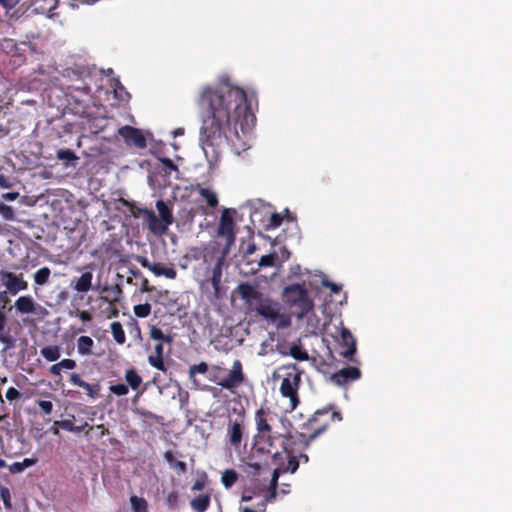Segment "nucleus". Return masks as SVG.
I'll return each instance as SVG.
<instances>
[{"label":"nucleus","instance_id":"1","mask_svg":"<svg viewBox=\"0 0 512 512\" xmlns=\"http://www.w3.org/2000/svg\"><path fill=\"white\" fill-rule=\"evenodd\" d=\"M197 103L202 111L201 146L210 167L216 166L231 124L239 125L242 131L255 125L252 97L242 88L222 82L202 87Z\"/></svg>","mask_w":512,"mask_h":512},{"label":"nucleus","instance_id":"2","mask_svg":"<svg viewBox=\"0 0 512 512\" xmlns=\"http://www.w3.org/2000/svg\"><path fill=\"white\" fill-rule=\"evenodd\" d=\"M236 292L243 300L247 311L277 329L291 326L292 314L277 300L264 295L256 285L240 283Z\"/></svg>","mask_w":512,"mask_h":512},{"label":"nucleus","instance_id":"3","mask_svg":"<svg viewBox=\"0 0 512 512\" xmlns=\"http://www.w3.org/2000/svg\"><path fill=\"white\" fill-rule=\"evenodd\" d=\"M336 421H342V415L339 411H334L332 405L315 411L302 425L303 431L299 433L300 442L307 448L312 441L327 430L331 423Z\"/></svg>","mask_w":512,"mask_h":512},{"label":"nucleus","instance_id":"4","mask_svg":"<svg viewBox=\"0 0 512 512\" xmlns=\"http://www.w3.org/2000/svg\"><path fill=\"white\" fill-rule=\"evenodd\" d=\"M256 434L254 436L256 445L260 446L261 450L272 453L273 439L272 425L273 414L268 407H260L256 410L255 416Z\"/></svg>","mask_w":512,"mask_h":512},{"label":"nucleus","instance_id":"5","mask_svg":"<svg viewBox=\"0 0 512 512\" xmlns=\"http://www.w3.org/2000/svg\"><path fill=\"white\" fill-rule=\"evenodd\" d=\"M284 301L291 307L297 308L298 318H303L313 309V301L309 297L308 290L301 284H291L283 289L282 293Z\"/></svg>","mask_w":512,"mask_h":512},{"label":"nucleus","instance_id":"6","mask_svg":"<svg viewBox=\"0 0 512 512\" xmlns=\"http://www.w3.org/2000/svg\"><path fill=\"white\" fill-rule=\"evenodd\" d=\"M87 71L84 66L77 67H69L62 71V80L60 83V87L67 94H72L73 92H80L82 94H89L90 87L85 82L84 76Z\"/></svg>","mask_w":512,"mask_h":512},{"label":"nucleus","instance_id":"7","mask_svg":"<svg viewBox=\"0 0 512 512\" xmlns=\"http://www.w3.org/2000/svg\"><path fill=\"white\" fill-rule=\"evenodd\" d=\"M293 358L298 361H310L311 365L315 367V369L322 373L327 380L332 376V374L336 371L337 367L343 360L342 357L339 356L337 358L335 354H289Z\"/></svg>","mask_w":512,"mask_h":512},{"label":"nucleus","instance_id":"8","mask_svg":"<svg viewBox=\"0 0 512 512\" xmlns=\"http://www.w3.org/2000/svg\"><path fill=\"white\" fill-rule=\"evenodd\" d=\"M211 372L213 377L217 379V384L228 390L237 388L245 379L240 360H234L232 369L229 372H227L226 368L219 365L212 366Z\"/></svg>","mask_w":512,"mask_h":512},{"label":"nucleus","instance_id":"9","mask_svg":"<svg viewBox=\"0 0 512 512\" xmlns=\"http://www.w3.org/2000/svg\"><path fill=\"white\" fill-rule=\"evenodd\" d=\"M343 358L339 367H337L336 371L329 378V382L338 386L345 387L348 384L357 381L361 378V370L357 366L349 365V362L354 361L353 356L355 354H338Z\"/></svg>","mask_w":512,"mask_h":512},{"label":"nucleus","instance_id":"10","mask_svg":"<svg viewBox=\"0 0 512 512\" xmlns=\"http://www.w3.org/2000/svg\"><path fill=\"white\" fill-rule=\"evenodd\" d=\"M235 210L225 208L222 211L219 225L217 228V236L225 239V245L222 251L230 252L231 247L236 241L235 223L233 220V214Z\"/></svg>","mask_w":512,"mask_h":512},{"label":"nucleus","instance_id":"11","mask_svg":"<svg viewBox=\"0 0 512 512\" xmlns=\"http://www.w3.org/2000/svg\"><path fill=\"white\" fill-rule=\"evenodd\" d=\"M301 383L300 373L289 372L282 379L280 393L289 399V411L294 410L299 404L298 390Z\"/></svg>","mask_w":512,"mask_h":512},{"label":"nucleus","instance_id":"12","mask_svg":"<svg viewBox=\"0 0 512 512\" xmlns=\"http://www.w3.org/2000/svg\"><path fill=\"white\" fill-rule=\"evenodd\" d=\"M0 279L11 295H16L20 291L27 290L28 282L24 279L23 274H15L9 271L1 270Z\"/></svg>","mask_w":512,"mask_h":512},{"label":"nucleus","instance_id":"13","mask_svg":"<svg viewBox=\"0 0 512 512\" xmlns=\"http://www.w3.org/2000/svg\"><path fill=\"white\" fill-rule=\"evenodd\" d=\"M119 134L129 145H134L138 148H145L147 145L146 138L141 130L132 126H123L119 129Z\"/></svg>","mask_w":512,"mask_h":512},{"label":"nucleus","instance_id":"14","mask_svg":"<svg viewBox=\"0 0 512 512\" xmlns=\"http://www.w3.org/2000/svg\"><path fill=\"white\" fill-rule=\"evenodd\" d=\"M149 337L155 342L154 352H163L164 345L170 347L173 341V337L170 333H165L156 326L150 327Z\"/></svg>","mask_w":512,"mask_h":512},{"label":"nucleus","instance_id":"15","mask_svg":"<svg viewBox=\"0 0 512 512\" xmlns=\"http://www.w3.org/2000/svg\"><path fill=\"white\" fill-rule=\"evenodd\" d=\"M283 437V450L287 457V462H283L278 469L281 470L282 473H295L299 467V459H297L296 455L293 454V451L289 449L288 443L290 441V437L282 436Z\"/></svg>","mask_w":512,"mask_h":512},{"label":"nucleus","instance_id":"16","mask_svg":"<svg viewBox=\"0 0 512 512\" xmlns=\"http://www.w3.org/2000/svg\"><path fill=\"white\" fill-rule=\"evenodd\" d=\"M244 433L243 421H230L227 436L229 438V443L231 446L238 448L241 445L242 438Z\"/></svg>","mask_w":512,"mask_h":512},{"label":"nucleus","instance_id":"17","mask_svg":"<svg viewBox=\"0 0 512 512\" xmlns=\"http://www.w3.org/2000/svg\"><path fill=\"white\" fill-rule=\"evenodd\" d=\"M230 252H225L221 250L220 256L217 258L215 265L212 268L211 274V284L217 293L220 289L221 279H222V269L225 264L226 258Z\"/></svg>","mask_w":512,"mask_h":512},{"label":"nucleus","instance_id":"18","mask_svg":"<svg viewBox=\"0 0 512 512\" xmlns=\"http://www.w3.org/2000/svg\"><path fill=\"white\" fill-rule=\"evenodd\" d=\"M15 308L22 314L35 313L37 308H41L31 296H21L15 301Z\"/></svg>","mask_w":512,"mask_h":512},{"label":"nucleus","instance_id":"19","mask_svg":"<svg viewBox=\"0 0 512 512\" xmlns=\"http://www.w3.org/2000/svg\"><path fill=\"white\" fill-rule=\"evenodd\" d=\"M336 340L345 349L344 352H357L356 340L347 328L342 327L340 329L339 336L336 337Z\"/></svg>","mask_w":512,"mask_h":512},{"label":"nucleus","instance_id":"20","mask_svg":"<svg viewBox=\"0 0 512 512\" xmlns=\"http://www.w3.org/2000/svg\"><path fill=\"white\" fill-rule=\"evenodd\" d=\"M146 220L148 223L149 230L152 231L154 234L162 235L166 233L168 227L170 226L169 224H164V221H162V219L157 218V216L152 210L148 213Z\"/></svg>","mask_w":512,"mask_h":512},{"label":"nucleus","instance_id":"21","mask_svg":"<svg viewBox=\"0 0 512 512\" xmlns=\"http://www.w3.org/2000/svg\"><path fill=\"white\" fill-rule=\"evenodd\" d=\"M211 502V496L209 493L198 495L193 498L190 502L191 508L196 512H205Z\"/></svg>","mask_w":512,"mask_h":512},{"label":"nucleus","instance_id":"22","mask_svg":"<svg viewBox=\"0 0 512 512\" xmlns=\"http://www.w3.org/2000/svg\"><path fill=\"white\" fill-rule=\"evenodd\" d=\"M92 279L93 274L92 272H84L76 281L74 285V290H76L79 293H85L88 292L92 288Z\"/></svg>","mask_w":512,"mask_h":512},{"label":"nucleus","instance_id":"23","mask_svg":"<svg viewBox=\"0 0 512 512\" xmlns=\"http://www.w3.org/2000/svg\"><path fill=\"white\" fill-rule=\"evenodd\" d=\"M165 461L170 465V468L175 470L178 474H184L187 471L185 462L177 460L172 451H166L163 455Z\"/></svg>","mask_w":512,"mask_h":512},{"label":"nucleus","instance_id":"24","mask_svg":"<svg viewBox=\"0 0 512 512\" xmlns=\"http://www.w3.org/2000/svg\"><path fill=\"white\" fill-rule=\"evenodd\" d=\"M156 208L159 212L160 219L164 221V224L171 225L174 221L172 209L163 200H158L156 202Z\"/></svg>","mask_w":512,"mask_h":512},{"label":"nucleus","instance_id":"25","mask_svg":"<svg viewBox=\"0 0 512 512\" xmlns=\"http://www.w3.org/2000/svg\"><path fill=\"white\" fill-rule=\"evenodd\" d=\"M151 272L156 276H165L168 279H175L177 276V272L174 268L165 267L159 263H153Z\"/></svg>","mask_w":512,"mask_h":512},{"label":"nucleus","instance_id":"26","mask_svg":"<svg viewBox=\"0 0 512 512\" xmlns=\"http://www.w3.org/2000/svg\"><path fill=\"white\" fill-rule=\"evenodd\" d=\"M197 192L200 194L202 198H204L207 202V205L210 208H216L218 205V197L215 192L210 189L203 188L200 185L197 187Z\"/></svg>","mask_w":512,"mask_h":512},{"label":"nucleus","instance_id":"27","mask_svg":"<svg viewBox=\"0 0 512 512\" xmlns=\"http://www.w3.org/2000/svg\"><path fill=\"white\" fill-rule=\"evenodd\" d=\"M125 380L128 384L127 386L131 387L133 390H137L142 384V378L134 368L126 370Z\"/></svg>","mask_w":512,"mask_h":512},{"label":"nucleus","instance_id":"28","mask_svg":"<svg viewBox=\"0 0 512 512\" xmlns=\"http://www.w3.org/2000/svg\"><path fill=\"white\" fill-rule=\"evenodd\" d=\"M76 366V363L74 360H71V359H63L61 360L60 362L56 363V364H53L51 367H50V372L51 374L55 375V376H60L61 374V371L63 369H66V370H70V369H73L75 368Z\"/></svg>","mask_w":512,"mask_h":512},{"label":"nucleus","instance_id":"29","mask_svg":"<svg viewBox=\"0 0 512 512\" xmlns=\"http://www.w3.org/2000/svg\"><path fill=\"white\" fill-rule=\"evenodd\" d=\"M238 480V473L234 469H226L221 476V483L226 489L231 488Z\"/></svg>","mask_w":512,"mask_h":512},{"label":"nucleus","instance_id":"30","mask_svg":"<svg viewBox=\"0 0 512 512\" xmlns=\"http://www.w3.org/2000/svg\"><path fill=\"white\" fill-rule=\"evenodd\" d=\"M130 504L133 512H148V503L143 497L131 496Z\"/></svg>","mask_w":512,"mask_h":512},{"label":"nucleus","instance_id":"31","mask_svg":"<svg viewBox=\"0 0 512 512\" xmlns=\"http://www.w3.org/2000/svg\"><path fill=\"white\" fill-rule=\"evenodd\" d=\"M36 459L33 458H25L21 462H14L10 465L9 470L11 473H21L26 468L33 466L36 463Z\"/></svg>","mask_w":512,"mask_h":512},{"label":"nucleus","instance_id":"32","mask_svg":"<svg viewBox=\"0 0 512 512\" xmlns=\"http://www.w3.org/2000/svg\"><path fill=\"white\" fill-rule=\"evenodd\" d=\"M51 270L48 267H42L34 274V281L37 285H45L49 282Z\"/></svg>","mask_w":512,"mask_h":512},{"label":"nucleus","instance_id":"33","mask_svg":"<svg viewBox=\"0 0 512 512\" xmlns=\"http://www.w3.org/2000/svg\"><path fill=\"white\" fill-rule=\"evenodd\" d=\"M56 157L60 161H65L66 165H68L70 162H75L79 159L78 156L71 149L68 148L58 150Z\"/></svg>","mask_w":512,"mask_h":512},{"label":"nucleus","instance_id":"34","mask_svg":"<svg viewBox=\"0 0 512 512\" xmlns=\"http://www.w3.org/2000/svg\"><path fill=\"white\" fill-rule=\"evenodd\" d=\"M111 332L113 335L114 340L119 343L123 344L125 342V332L123 330V327L120 322H113L111 323Z\"/></svg>","mask_w":512,"mask_h":512},{"label":"nucleus","instance_id":"35","mask_svg":"<svg viewBox=\"0 0 512 512\" xmlns=\"http://www.w3.org/2000/svg\"><path fill=\"white\" fill-rule=\"evenodd\" d=\"M121 202L123 203V205L129 208L131 215L134 217H139L141 215H145L147 217L148 213L151 211L147 208L137 207L134 203H131L125 199H121Z\"/></svg>","mask_w":512,"mask_h":512},{"label":"nucleus","instance_id":"36","mask_svg":"<svg viewBox=\"0 0 512 512\" xmlns=\"http://www.w3.org/2000/svg\"><path fill=\"white\" fill-rule=\"evenodd\" d=\"M148 362L158 370H161L163 372L167 371L163 354H149Z\"/></svg>","mask_w":512,"mask_h":512},{"label":"nucleus","instance_id":"37","mask_svg":"<svg viewBox=\"0 0 512 512\" xmlns=\"http://www.w3.org/2000/svg\"><path fill=\"white\" fill-rule=\"evenodd\" d=\"M79 387L84 389L86 394L92 399L96 398L99 395L100 385L97 383L90 384L86 381H83Z\"/></svg>","mask_w":512,"mask_h":512},{"label":"nucleus","instance_id":"38","mask_svg":"<svg viewBox=\"0 0 512 512\" xmlns=\"http://www.w3.org/2000/svg\"><path fill=\"white\" fill-rule=\"evenodd\" d=\"M93 340L89 336H80L77 340L78 352H90Z\"/></svg>","mask_w":512,"mask_h":512},{"label":"nucleus","instance_id":"39","mask_svg":"<svg viewBox=\"0 0 512 512\" xmlns=\"http://www.w3.org/2000/svg\"><path fill=\"white\" fill-rule=\"evenodd\" d=\"M134 314L139 318H145L151 313V305L149 303L138 304L133 308Z\"/></svg>","mask_w":512,"mask_h":512},{"label":"nucleus","instance_id":"40","mask_svg":"<svg viewBox=\"0 0 512 512\" xmlns=\"http://www.w3.org/2000/svg\"><path fill=\"white\" fill-rule=\"evenodd\" d=\"M278 256L275 252L263 255L259 260L260 267H272L275 265Z\"/></svg>","mask_w":512,"mask_h":512},{"label":"nucleus","instance_id":"41","mask_svg":"<svg viewBox=\"0 0 512 512\" xmlns=\"http://www.w3.org/2000/svg\"><path fill=\"white\" fill-rule=\"evenodd\" d=\"M244 471L246 472L247 475L255 478L260 475L261 464L257 462L246 463Z\"/></svg>","mask_w":512,"mask_h":512},{"label":"nucleus","instance_id":"42","mask_svg":"<svg viewBox=\"0 0 512 512\" xmlns=\"http://www.w3.org/2000/svg\"><path fill=\"white\" fill-rule=\"evenodd\" d=\"M0 498L3 501V504L6 509L12 508V502H11V493L9 488L5 486L0 487Z\"/></svg>","mask_w":512,"mask_h":512},{"label":"nucleus","instance_id":"43","mask_svg":"<svg viewBox=\"0 0 512 512\" xmlns=\"http://www.w3.org/2000/svg\"><path fill=\"white\" fill-rule=\"evenodd\" d=\"M5 324H6V317H5L4 313L2 311H0V340L7 344L4 350L10 348L11 347L10 344L12 343V340L10 339V337H6L2 334V332L5 328Z\"/></svg>","mask_w":512,"mask_h":512},{"label":"nucleus","instance_id":"44","mask_svg":"<svg viewBox=\"0 0 512 512\" xmlns=\"http://www.w3.org/2000/svg\"><path fill=\"white\" fill-rule=\"evenodd\" d=\"M0 214L3 216L5 220H14L15 218L13 208L4 203H0Z\"/></svg>","mask_w":512,"mask_h":512},{"label":"nucleus","instance_id":"45","mask_svg":"<svg viewBox=\"0 0 512 512\" xmlns=\"http://www.w3.org/2000/svg\"><path fill=\"white\" fill-rule=\"evenodd\" d=\"M283 474L281 472L280 469L276 468L274 471H273V474H272V478H271V481H270V484H269V489L271 490L272 492V496L275 495L276 493V489L278 487V479H279V476Z\"/></svg>","mask_w":512,"mask_h":512},{"label":"nucleus","instance_id":"46","mask_svg":"<svg viewBox=\"0 0 512 512\" xmlns=\"http://www.w3.org/2000/svg\"><path fill=\"white\" fill-rule=\"evenodd\" d=\"M109 389L113 394L117 396H124L128 394L129 391L128 386L122 383L111 385Z\"/></svg>","mask_w":512,"mask_h":512},{"label":"nucleus","instance_id":"47","mask_svg":"<svg viewBox=\"0 0 512 512\" xmlns=\"http://www.w3.org/2000/svg\"><path fill=\"white\" fill-rule=\"evenodd\" d=\"M161 163L163 164L164 173L170 175L172 171H178V167L174 164V162L169 158H161Z\"/></svg>","mask_w":512,"mask_h":512},{"label":"nucleus","instance_id":"48","mask_svg":"<svg viewBox=\"0 0 512 512\" xmlns=\"http://www.w3.org/2000/svg\"><path fill=\"white\" fill-rule=\"evenodd\" d=\"M283 222V217L279 213H272L269 219V223L267 225L268 228H277Z\"/></svg>","mask_w":512,"mask_h":512},{"label":"nucleus","instance_id":"49","mask_svg":"<svg viewBox=\"0 0 512 512\" xmlns=\"http://www.w3.org/2000/svg\"><path fill=\"white\" fill-rule=\"evenodd\" d=\"M38 406L40 407L44 415H50L53 411V403L48 400H38Z\"/></svg>","mask_w":512,"mask_h":512},{"label":"nucleus","instance_id":"50","mask_svg":"<svg viewBox=\"0 0 512 512\" xmlns=\"http://www.w3.org/2000/svg\"><path fill=\"white\" fill-rule=\"evenodd\" d=\"M207 371H208V365L205 362H201L197 365H192L189 370L191 375L203 374Z\"/></svg>","mask_w":512,"mask_h":512},{"label":"nucleus","instance_id":"51","mask_svg":"<svg viewBox=\"0 0 512 512\" xmlns=\"http://www.w3.org/2000/svg\"><path fill=\"white\" fill-rule=\"evenodd\" d=\"M73 422L69 419L54 421V426H58L63 430L71 432L73 429Z\"/></svg>","mask_w":512,"mask_h":512},{"label":"nucleus","instance_id":"52","mask_svg":"<svg viewBox=\"0 0 512 512\" xmlns=\"http://www.w3.org/2000/svg\"><path fill=\"white\" fill-rule=\"evenodd\" d=\"M115 96L121 100H124L123 94L129 96L128 92L125 90V87L119 82H116L114 89Z\"/></svg>","mask_w":512,"mask_h":512},{"label":"nucleus","instance_id":"53","mask_svg":"<svg viewBox=\"0 0 512 512\" xmlns=\"http://www.w3.org/2000/svg\"><path fill=\"white\" fill-rule=\"evenodd\" d=\"M20 396V392L14 387H9L6 391V398L9 401L17 400L20 398Z\"/></svg>","mask_w":512,"mask_h":512},{"label":"nucleus","instance_id":"54","mask_svg":"<svg viewBox=\"0 0 512 512\" xmlns=\"http://www.w3.org/2000/svg\"><path fill=\"white\" fill-rule=\"evenodd\" d=\"M179 496L178 493L173 491L167 497V504L169 507H175L178 504Z\"/></svg>","mask_w":512,"mask_h":512},{"label":"nucleus","instance_id":"55","mask_svg":"<svg viewBox=\"0 0 512 512\" xmlns=\"http://www.w3.org/2000/svg\"><path fill=\"white\" fill-rule=\"evenodd\" d=\"M0 187L3 189H10L13 187V182L9 179V177L4 174H0Z\"/></svg>","mask_w":512,"mask_h":512},{"label":"nucleus","instance_id":"56","mask_svg":"<svg viewBox=\"0 0 512 512\" xmlns=\"http://www.w3.org/2000/svg\"><path fill=\"white\" fill-rule=\"evenodd\" d=\"M154 290H155V287H154V286H151V285L149 284L148 279H147V278H145V277H143V278H142V282H141V288H140V291H141L142 293H144V292H152V291H154Z\"/></svg>","mask_w":512,"mask_h":512},{"label":"nucleus","instance_id":"57","mask_svg":"<svg viewBox=\"0 0 512 512\" xmlns=\"http://www.w3.org/2000/svg\"><path fill=\"white\" fill-rule=\"evenodd\" d=\"M77 315L83 322H89L92 320V315L88 311H78Z\"/></svg>","mask_w":512,"mask_h":512},{"label":"nucleus","instance_id":"58","mask_svg":"<svg viewBox=\"0 0 512 512\" xmlns=\"http://www.w3.org/2000/svg\"><path fill=\"white\" fill-rule=\"evenodd\" d=\"M205 488V481L201 479H197L192 485V491H202Z\"/></svg>","mask_w":512,"mask_h":512},{"label":"nucleus","instance_id":"59","mask_svg":"<svg viewBox=\"0 0 512 512\" xmlns=\"http://www.w3.org/2000/svg\"><path fill=\"white\" fill-rule=\"evenodd\" d=\"M94 429L98 431V438H102L109 434V430L103 424L96 425Z\"/></svg>","mask_w":512,"mask_h":512},{"label":"nucleus","instance_id":"60","mask_svg":"<svg viewBox=\"0 0 512 512\" xmlns=\"http://www.w3.org/2000/svg\"><path fill=\"white\" fill-rule=\"evenodd\" d=\"M84 380L81 379L80 375L77 374V373H72L70 375V382L73 384V385H76V386H80L81 383L83 382Z\"/></svg>","mask_w":512,"mask_h":512},{"label":"nucleus","instance_id":"61","mask_svg":"<svg viewBox=\"0 0 512 512\" xmlns=\"http://www.w3.org/2000/svg\"><path fill=\"white\" fill-rule=\"evenodd\" d=\"M19 197L18 192H7L2 195V198L7 201H14Z\"/></svg>","mask_w":512,"mask_h":512},{"label":"nucleus","instance_id":"62","mask_svg":"<svg viewBox=\"0 0 512 512\" xmlns=\"http://www.w3.org/2000/svg\"><path fill=\"white\" fill-rule=\"evenodd\" d=\"M86 427H89V430L94 429L93 426H89V424L87 422H85L83 425H80V426L73 425V429L71 432L79 433V432L83 431Z\"/></svg>","mask_w":512,"mask_h":512},{"label":"nucleus","instance_id":"63","mask_svg":"<svg viewBox=\"0 0 512 512\" xmlns=\"http://www.w3.org/2000/svg\"><path fill=\"white\" fill-rule=\"evenodd\" d=\"M324 286L329 287L333 293H338L341 287L333 282L325 281Z\"/></svg>","mask_w":512,"mask_h":512},{"label":"nucleus","instance_id":"64","mask_svg":"<svg viewBox=\"0 0 512 512\" xmlns=\"http://www.w3.org/2000/svg\"><path fill=\"white\" fill-rule=\"evenodd\" d=\"M18 3V0H0V4L5 8H13Z\"/></svg>","mask_w":512,"mask_h":512}]
</instances>
